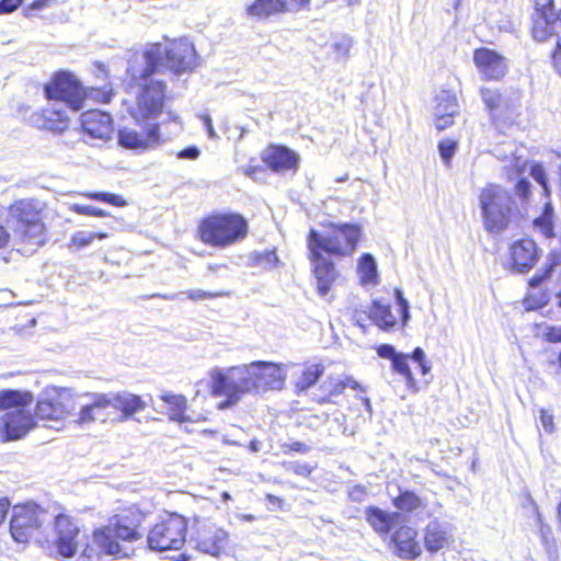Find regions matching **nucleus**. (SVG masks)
Instances as JSON below:
<instances>
[{
	"label": "nucleus",
	"instance_id": "nucleus-1",
	"mask_svg": "<svg viewBox=\"0 0 561 561\" xmlns=\"http://www.w3.org/2000/svg\"><path fill=\"white\" fill-rule=\"evenodd\" d=\"M321 228L309 229L306 247L316 291L320 297H325L340 278L334 260L352 257L364 238V231L357 222L323 221Z\"/></svg>",
	"mask_w": 561,
	"mask_h": 561
},
{
	"label": "nucleus",
	"instance_id": "nucleus-2",
	"mask_svg": "<svg viewBox=\"0 0 561 561\" xmlns=\"http://www.w3.org/2000/svg\"><path fill=\"white\" fill-rule=\"evenodd\" d=\"M144 519V513L136 506L122 507L106 525L91 531L82 547V557L87 560H100L105 556L114 559L127 557L124 545L142 539Z\"/></svg>",
	"mask_w": 561,
	"mask_h": 561
},
{
	"label": "nucleus",
	"instance_id": "nucleus-3",
	"mask_svg": "<svg viewBox=\"0 0 561 561\" xmlns=\"http://www.w3.org/2000/svg\"><path fill=\"white\" fill-rule=\"evenodd\" d=\"M145 66L140 71L128 69L130 87L136 88L135 100L127 104V113L137 125L154 121L164 111L169 100L165 81L154 79L162 72V53L159 46H151L144 51Z\"/></svg>",
	"mask_w": 561,
	"mask_h": 561
},
{
	"label": "nucleus",
	"instance_id": "nucleus-4",
	"mask_svg": "<svg viewBox=\"0 0 561 561\" xmlns=\"http://www.w3.org/2000/svg\"><path fill=\"white\" fill-rule=\"evenodd\" d=\"M196 234L205 245L226 249L248 237L249 221L237 211H214L199 219Z\"/></svg>",
	"mask_w": 561,
	"mask_h": 561
},
{
	"label": "nucleus",
	"instance_id": "nucleus-5",
	"mask_svg": "<svg viewBox=\"0 0 561 561\" xmlns=\"http://www.w3.org/2000/svg\"><path fill=\"white\" fill-rule=\"evenodd\" d=\"M32 402L33 394L28 391H0V411L3 412L0 434L3 440L20 439L36 426L35 415L30 411Z\"/></svg>",
	"mask_w": 561,
	"mask_h": 561
},
{
	"label": "nucleus",
	"instance_id": "nucleus-6",
	"mask_svg": "<svg viewBox=\"0 0 561 561\" xmlns=\"http://www.w3.org/2000/svg\"><path fill=\"white\" fill-rule=\"evenodd\" d=\"M479 205L483 227L491 234L506 231L516 215L513 197L495 183H489L480 191Z\"/></svg>",
	"mask_w": 561,
	"mask_h": 561
},
{
	"label": "nucleus",
	"instance_id": "nucleus-7",
	"mask_svg": "<svg viewBox=\"0 0 561 561\" xmlns=\"http://www.w3.org/2000/svg\"><path fill=\"white\" fill-rule=\"evenodd\" d=\"M379 357L391 362L392 373L399 375L407 388L416 392L421 385L428 383L427 376L432 366L421 347H415L411 354L397 352L391 344H380L376 347Z\"/></svg>",
	"mask_w": 561,
	"mask_h": 561
},
{
	"label": "nucleus",
	"instance_id": "nucleus-8",
	"mask_svg": "<svg viewBox=\"0 0 561 561\" xmlns=\"http://www.w3.org/2000/svg\"><path fill=\"white\" fill-rule=\"evenodd\" d=\"M8 214L15 236L22 242L42 239L47 231V204L38 198L26 197L11 203Z\"/></svg>",
	"mask_w": 561,
	"mask_h": 561
},
{
	"label": "nucleus",
	"instance_id": "nucleus-9",
	"mask_svg": "<svg viewBox=\"0 0 561 561\" xmlns=\"http://www.w3.org/2000/svg\"><path fill=\"white\" fill-rule=\"evenodd\" d=\"M188 519L175 512H165L149 528L147 545L154 551L181 550L187 537Z\"/></svg>",
	"mask_w": 561,
	"mask_h": 561
},
{
	"label": "nucleus",
	"instance_id": "nucleus-10",
	"mask_svg": "<svg viewBox=\"0 0 561 561\" xmlns=\"http://www.w3.org/2000/svg\"><path fill=\"white\" fill-rule=\"evenodd\" d=\"M43 91L47 101L61 102L73 112L81 110L88 100L87 88L69 70L55 71Z\"/></svg>",
	"mask_w": 561,
	"mask_h": 561
},
{
	"label": "nucleus",
	"instance_id": "nucleus-11",
	"mask_svg": "<svg viewBox=\"0 0 561 561\" xmlns=\"http://www.w3.org/2000/svg\"><path fill=\"white\" fill-rule=\"evenodd\" d=\"M396 308L381 299H374L368 307L367 317L374 325L385 332L404 327L409 320V304L402 293L396 290Z\"/></svg>",
	"mask_w": 561,
	"mask_h": 561
},
{
	"label": "nucleus",
	"instance_id": "nucleus-12",
	"mask_svg": "<svg viewBox=\"0 0 561 561\" xmlns=\"http://www.w3.org/2000/svg\"><path fill=\"white\" fill-rule=\"evenodd\" d=\"M249 393L279 390L285 382V374L280 364L272 362H252L243 367Z\"/></svg>",
	"mask_w": 561,
	"mask_h": 561
},
{
	"label": "nucleus",
	"instance_id": "nucleus-13",
	"mask_svg": "<svg viewBox=\"0 0 561 561\" xmlns=\"http://www.w3.org/2000/svg\"><path fill=\"white\" fill-rule=\"evenodd\" d=\"M45 511L36 504L16 505L10 519V534L16 542L26 543L43 527V516Z\"/></svg>",
	"mask_w": 561,
	"mask_h": 561
},
{
	"label": "nucleus",
	"instance_id": "nucleus-14",
	"mask_svg": "<svg viewBox=\"0 0 561 561\" xmlns=\"http://www.w3.org/2000/svg\"><path fill=\"white\" fill-rule=\"evenodd\" d=\"M347 389L359 393L358 398L369 414H373V407L368 397L365 396L366 387L350 375L334 376L331 375L319 387V396L314 398V402L324 404H337V399L342 397Z\"/></svg>",
	"mask_w": 561,
	"mask_h": 561
},
{
	"label": "nucleus",
	"instance_id": "nucleus-15",
	"mask_svg": "<svg viewBox=\"0 0 561 561\" xmlns=\"http://www.w3.org/2000/svg\"><path fill=\"white\" fill-rule=\"evenodd\" d=\"M210 393L214 397H226V401L220 404V408L236 404L243 394L249 393L243 367L230 368L226 373L220 370L213 373Z\"/></svg>",
	"mask_w": 561,
	"mask_h": 561
},
{
	"label": "nucleus",
	"instance_id": "nucleus-16",
	"mask_svg": "<svg viewBox=\"0 0 561 561\" xmlns=\"http://www.w3.org/2000/svg\"><path fill=\"white\" fill-rule=\"evenodd\" d=\"M78 398L67 389L55 390L37 400L34 415L44 421L64 420L76 410Z\"/></svg>",
	"mask_w": 561,
	"mask_h": 561
},
{
	"label": "nucleus",
	"instance_id": "nucleus-17",
	"mask_svg": "<svg viewBox=\"0 0 561 561\" xmlns=\"http://www.w3.org/2000/svg\"><path fill=\"white\" fill-rule=\"evenodd\" d=\"M53 533L57 553L66 559L75 557L81 534L76 517L65 512L58 513L53 522Z\"/></svg>",
	"mask_w": 561,
	"mask_h": 561
},
{
	"label": "nucleus",
	"instance_id": "nucleus-18",
	"mask_svg": "<svg viewBox=\"0 0 561 561\" xmlns=\"http://www.w3.org/2000/svg\"><path fill=\"white\" fill-rule=\"evenodd\" d=\"M559 265H561V252H551L543 268L528 279V290L523 297V306L527 311L541 309L549 304V290L537 288L551 277Z\"/></svg>",
	"mask_w": 561,
	"mask_h": 561
},
{
	"label": "nucleus",
	"instance_id": "nucleus-19",
	"mask_svg": "<svg viewBox=\"0 0 561 561\" xmlns=\"http://www.w3.org/2000/svg\"><path fill=\"white\" fill-rule=\"evenodd\" d=\"M193 538L199 551L217 557L225 551L229 535L209 519L194 517Z\"/></svg>",
	"mask_w": 561,
	"mask_h": 561
},
{
	"label": "nucleus",
	"instance_id": "nucleus-20",
	"mask_svg": "<svg viewBox=\"0 0 561 561\" xmlns=\"http://www.w3.org/2000/svg\"><path fill=\"white\" fill-rule=\"evenodd\" d=\"M480 95L494 125H507L517 117V106L502 90L497 88L482 87Z\"/></svg>",
	"mask_w": 561,
	"mask_h": 561
},
{
	"label": "nucleus",
	"instance_id": "nucleus-21",
	"mask_svg": "<svg viewBox=\"0 0 561 561\" xmlns=\"http://www.w3.org/2000/svg\"><path fill=\"white\" fill-rule=\"evenodd\" d=\"M140 126L141 131L126 126L118 128L116 134L118 146L129 150H147L163 141L159 123L147 122Z\"/></svg>",
	"mask_w": 561,
	"mask_h": 561
},
{
	"label": "nucleus",
	"instance_id": "nucleus-22",
	"mask_svg": "<svg viewBox=\"0 0 561 561\" xmlns=\"http://www.w3.org/2000/svg\"><path fill=\"white\" fill-rule=\"evenodd\" d=\"M541 253V249L531 238L517 239L511 243L508 249L510 267L517 273H527L537 264Z\"/></svg>",
	"mask_w": 561,
	"mask_h": 561
},
{
	"label": "nucleus",
	"instance_id": "nucleus-23",
	"mask_svg": "<svg viewBox=\"0 0 561 561\" xmlns=\"http://www.w3.org/2000/svg\"><path fill=\"white\" fill-rule=\"evenodd\" d=\"M261 159L268 170L277 174H294L300 163L299 154L280 144H268L262 152Z\"/></svg>",
	"mask_w": 561,
	"mask_h": 561
},
{
	"label": "nucleus",
	"instance_id": "nucleus-24",
	"mask_svg": "<svg viewBox=\"0 0 561 561\" xmlns=\"http://www.w3.org/2000/svg\"><path fill=\"white\" fill-rule=\"evenodd\" d=\"M389 547L402 560H415L422 554L419 533L407 524L400 525L390 534Z\"/></svg>",
	"mask_w": 561,
	"mask_h": 561
},
{
	"label": "nucleus",
	"instance_id": "nucleus-25",
	"mask_svg": "<svg viewBox=\"0 0 561 561\" xmlns=\"http://www.w3.org/2000/svg\"><path fill=\"white\" fill-rule=\"evenodd\" d=\"M82 133L92 140L106 142L112 139L115 128L110 113L100 110H88L80 116Z\"/></svg>",
	"mask_w": 561,
	"mask_h": 561
},
{
	"label": "nucleus",
	"instance_id": "nucleus-26",
	"mask_svg": "<svg viewBox=\"0 0 561 561\" xmlns=\"http://www.w3.org/2000/svg\"><path fill=\"white\" fill-rule=\"evenodd\" d=\"M152 46L160 47L162 53V69L165 67L174 75L190 72L197 65V56L194 47L186 42L174 43L173 47L168 50H163L160 44H153Z\"/></svg>",
	"mask_w": 561,
	"mask_h": 561
},
{
	"label": "nucleus",
	"instance_id": "nucleus-27",
	"mask_svg": "<svg viewBox=\"0 0 561 561\" xmlns=\"http://www.w3.org/2000/svg\"><path fill=\"white\" fill-rule=\"evenodd\" d=\"M533 35H559L561 10L554 9V0H534Z\"/></svg>",
	"mask_w": 561,
	"mask_h": 561
},
{
	"label": "nucleus",
	"instance_id": "nucleus-28",
	"mask_svg": "<svg viewBox=\"0 0 561 561\" xmlns=\"http://www.w3.org/2000/svg\"><path fill=\"white\" fill-rule=\"evenodd\" d=\"M473 62L485 80L500 81L507 72L504 56L497 51L480 47L473 51Z\"/></svg>",
	"mask_w": 561,
	"mask_h": 561
},
{
	"label": "nucleus",
	"instance_id": "nucleus-29",
	"mask_svg": "<svg viewBox=\"0 0 561 561\" xmlns=\"http://www.w3.org/2000/svg\"><path fill=\"white\" fill-rule=\"evenodd\" d=\"M106 394V409L117 414V421L125 422L147 408L141 396L130 392H112Z\"/></svg>",
	"mask_w": 561,
	"mask_h": 561
},
{
	"label": "nucleus",
	"instance_id": "nucleus-30",
	"mask_svg": "<svg viewBox=\"0 0 561 561\" xmlns=\"http://www.w3.org/2000/svg\"><path fill=\"white\" fill-rule=\"evenodd\" d=\"M31 122L37 129L62 134L69 128L70 117L65 110L43 107L32 114Z\"/></svg>",
	"mask_w": 561,
	"mask_h": 561
},
{
	"label": "nucleus",
	"instance_id": "nucleus-31",
	"mask_svg": "<svg viewBox=\"0 0 561 561\" xmlns=\"http://www.w3.org/2000/svg\"><path fill=\"white\" fill-rule=\"evenodd\" d=\"M297 376L293 381L296 394L307 393L313 388L325 373V365L322 362L305 360L297 365Z\"/></svg>",
	"mask_w": 561,
	"mask_h": 561
},
{
	"label": "nucleus",
	"instance_id": "nucleus-32",
	"mask_svg": "<svg viewBox=\"0 0 561 561\" xmlns=\"http://www.w3.org/2000/svg\"><path fill=\"white\" fill-rule=\"evenodd\" d=\"M459 103L454 94H443L436 99L434 125L438 131H443L455 124L459 115Z\"/></svg>",
	"mask_w": 561,
	"mask_h": 561
},
{
	"label": "nucleus",
	"instance_id": "nucleus-33",
	"mask_svg": "<svg viewBox=\"0 0 561 561\" xmlns=\"http://www.w3.org/2000/svg\"><path fill=\"white\" fill-rule=\"evenodd\" d=\"M400 517L397 512H388L378 506H368L365 510V519L379 536L390 535L396 520Z\"/></svg>",
	"mask_w": 561,
	"mask_h": 561
},
{
	"label": "nucleus",
	"instance_id": "nucleus-34",
	"mask_svg": "<svg viewBox=\"0 0 561 561\" xmlns=\"http://www.w3.org/2000/svg\"><path fill=\"white\" fill-rule=\"evenodd\" d=\"M160 400L165 404L167 415L170 421L178 423L193 422L192 417L185 413L186 398L183 394L167 392L160 396Z\"/></svg>",
	"mask_w": 561,
	"mask_h": 561
},
{
	"label": "nucleus",
	"instance_id": "nucleus-35",
	"mask_svg": "<svg viewBox=\"0 0 561 561\" xmlns=\"http://www.w3.org/2000/svg\"><path fill=\"white\" fill-rule=\"evenodd\" d=\"M356 272L362 286H375L379 283L377 264L370 253H364L358 257Z\"/></svg>",
	"mask_w": 561,
	"mask_h": 561
},
{
	"label": "nucleus",
	"instance_id": "nucleus-36",
	"mask_svg": "<svg viewBox=\"0 0 561 561\" xmlns=\"http://www.w3.org/2000/svg\"><path fill=\"white\" fill-rule=\"evenodd\" d=\"M289 10H291V7L286 0H255L254 3L248 8L250 15L259 18H266Z\"/></svg>",
	"mask_w": 561,
	"mask_h": 561
},
{
	"label": "nucleus",
	"instance_id": "nucleus-37",
	"mask_svg": "<svg viewBox=\"0 0 561 561\" xmlns=\"http://www.w3.org/2000/svg\"><path fill=\"white\" fill-rule=\"evenodd\" d=\"M106 403L105 393H93L92 402L80 408L77 423L82 425L94 422L96 420V413L106 410Z\"/></svg>",
	"mask_w": 561,
	"mask_h": 561
},
{
	"label": "nucleus",
	"instance_id": "nucleus-38",
	"mask_svg": "<svg viewBox=\"0 0 561 561\" xmlns=\"http://www.w3.org/2000/svg\"><path fill=\"white\" fill-rule=\"evenodd\" d=\"M448 542V533L437 524H430L424 530V545L427 551L436 552Z\"/></svg>",
	"mask_w": 561,
	"mask_h": 561
},
{
	"label": "nucleus",
	"instance_id": "nucleus-39",
	"mask_svg": "<svg viewBox=\"0 0 561 561\" xmlns=\"http://www.w3.org/2000/svg\"><path fill=\"white\" fill-rule=\"evenodd\" d=\"M393 506L404 513H413L426 507V503L415 492L410 490L400 491L392 500Z\"/></svg>",
	"mask_w": 561,
	"mask_h": 561
},
{
	"label": "nucleus",
	"instance_id": "nucleus-40",
	"mask_svg": "<svg viewBox=\"0 0 561 561\" xmlns=\"http://www.w3.org/2000/svg\"><path fill=\"white\" fill-rule=\"evenodd\" d=\"M533 225L543 237H554L553 208L550 203L545 204L541 214L533 220Z\"/></svg>",
	"mask_w": 561,
	"mask_h": 561
},
{
	"label": "nucleus",
	"instance_id": "nucleus-41",
	"mask_svg": "<svg viewBox=\"0 0 561 561\" xmlns=\"http://www.w3.org/2000/svg\"><path fill=\"white\" fill-rule=\"evenodd\" d=\"M108 238V233L104 231L99 232H85L78 231L72 234L69 247L75 248L77 250L85 248L90 245L94 240H103Z\"/></svg>",
	"mask_w": 561,
	"mask_h": 561
},
{
	"label": "nucleus",
	"instance_id": "nucleus-42",
	"mask_svg": "<svg viewBox=\"0 0 561 561\" xmlns=\"http://www.w3.org/2000/svg\"><path fill=\"white\" fill-rule=\"evenodd\" d=\"M81 195L88 199L103 202L115 207H124L127 204L122 195L110 192H83Z\"/></svg>",
	"mask_w": 561,
	"mask_h": 561
},
{
	"label": "nucleus",
	"instance_id": "nucleus-43",
	"mask_svg": "<svg viewBox=\"0 0 561 561\" xmlns=\"http://www.w3.org/2000/svg\"><path fill=\"white\" fill-rule=\"evenodd\" d=\"M88 90V99L93 100L96 103L108 104L115 96L114 88L108 84L102 88H87Z\"/></svg>",
	"mask_w": 561,
	"mask_h": 561
},
{
	"label": "nucleus",
	"instance_id": "nucleus-44",
	"mask_svg": "<svg viewBox=\"0 0 561 561\" xmlns=\"http://www.w3.org/2000/svg\"><path fill=\"white\" fill-rule=\"evenodd\" d=\"M438 152L446 165H450L451 159L457 151L458 140L451 138H444L437 144Z\"/></svg>",
	"mask_w": 561,
	"mask_h": 561
},
{
	"label": "nucleus",
	"instance_id": "nucleus-45",
	"mask_svg": "<svg viewBox=\"0 0 561 561\" xmlns=\"http://www.w3.org/2000/svg\"><path fill=\"white\" fill-rule=\"evenodd\" d=\"M70 210L78 215H82V216H91V217H99V218L108 216L107 211H105L101 208H98V207L90 206V205L73 204L70 206Z\"/></svg>",
	"mask_w": 561,
	"mask_h": 561
},
{
	"label": "nucleus",
	"instance_id": "nucleus-46",
	"mask_svg": "<svg viewBox=\"0 0 561 561\" xmlns=\"http://www.w3.org/2000/svg\"><path fill=\"white\" fill-rule=\"evenodd\" d=\"M280 449L285 455L291 454H307L310 450V447L300 440L289 442L280 445Z\"/></svg>",
	"mask_w": 561,
	"mask_h": 561
},
{
	"label": "nucleus",
	"instance_id": "nucleus-47",
	"mask_svg": "<svg viewBox=\"0 0 561 561\" xmlns=\"http://www.w3.org/2000/svg\"><path fill=\"white\" fill-rule=\"evenodd\" d=\"M530 175L533 179L538 182L542 188L545 190L546 194H548V183H547V175L543 167L539 163H535L530 168Z\"/></svg>",
	"mask_w": 561,
	"mask_h": 561
},
{
	"label": "nucleus",
	"instance_id": "nucleus-48",
	"mask_svg": "<svg viewBox=\"0 0 561 561\" xmlns=\"http://www.w3.org/2000/svg\"><path fill=\"white\" fill-rule=\"evenodd\" d=\"M514 191L522 201H528L530 196V183L526 179H519L514 186Z\"/></svg>",
	"mask_w": 561,
	"mask_h": 561
},
{
	"label": "nucleus",
	"instance_id": "nucleus-49",
	"mask_svg": "<svg viewBox=\"0 0 561 561\" xmlns=\"http://www.w3.org/2000/svg\"><path fill=\"white\" fill-rule=\"evenodd\" d=\"M542 339L548 343H561V329L560 327L549 325L546 328Z\"/></svg>",
	"mask_w": 561,
	"mask_h": 561
},
{
	"label": "nucleus",
	"instance_id": "nucleus-50",
	"mask_svg": "<svg viewBox=\"0 0 561 561\" xmlns=\"http://www.w3.org/2000/svg\"><path fill=\"white\" fill-rule=\"evenodd\" d=\"M255 161V158L250 159V163L243 169V173L253 180H256L257 175L264 172V168L262 165L253 163Z\"/></svg>",
	"mask_w": 561,
	"mask_h": 561
},
{
	"label": "nucleus",
	"instance_id": "nucleus-51",
	"mask_svg": "<svg viewBox=\"0 0 561 561\" xmlns=\"http://www.w3.org/2000/svg\"><path fill=\"white\" fill-rule=\"evenodd\" d=\"M23 0H0V14H8L15 11Z\"/></svg>",
	"mask_w": 561,
	"mask_h": 561
},
{
	"label": "nucleus",
	"instance_id": "nucleus-52",
	"mask_svg": "<svg viewBox=\"0 0 561 561\" xmlns=\"http://www.w3.org/2000/svg\"><path fill=\"white\" fill-rule=\"evenodd\" d=\"M290 469L295 474L301 477H309L312 472V467L306 462H293Z\"/></svg>",
	"mask_w": 561,
	"mask_h": 561
},
{
	"label": "nucleus",
	"instance_id": "nucleus-53",
	"mask_svg": "<svg viewBox=\"0 0 561 561\" xmlns=\"http://www.w3.org/2000/svg\"><path fill=\"white\" fill-rule=\"evenodd\" d=\"M540 422L542 427L548 432L551 433L554 428V422H553V415L550 414L547 410L541 409L540 410Z\"/></svg>",
	"mask_w": 561,
	"mask_h": 561
},
{
	"label": "nucleus",
	"instance_id": "nucleus-54",
	"mask_svg": "<svg viewBox=\"0 0 561 561\" xmlns=\"http://www.w3.org/2000/svg\"><path fill=\"white\" fill-rule=\"evenodd\" d=\"M552 64L557 72L561 76V37H559L552 53Z\"/></svg>",
	"mask_w": 561,
	"mask_h": 561
},
{
	"label": "nucleus",
	"instance_id": "nucleus-55",
	"mask_svg": "<svg viewBox=\"0 0 561 561\" xmlns=\"http://www.w3.org/2000/svg\"><path fill=\"white\" fill-rule=\"evenodd\" d=\"M176 156H178V158H181V159L194 160V159L198 158L199 150H198L197 147L192 146V147H187V148L182 149L181 151L178 152Z\"/></svg>",
	"mask_w": 561,
	"mask_h": 561
},
{
	"label": "nucleus",
	"instance_id": "nucleus-56",
	"mask_svg": "<svg viewBox=\"0 0 561 561\" xmlns=\"http://www.w3.org/2000/svg\"><path fill=\"white\" fill-rule=\"evenodd\" d=\"M186 296L191 300L197 301V300H204V299L213 298L216 295H214L211 293H208V291H205V290H202V289H195V290L187 291Z\"/></svg>",
	"mask_w": 561,
	"mask_h": 561
},
{
	"label": "nucleus",
	"instance_id": "nucleus-57",
	"mask_svg": "<svg viewBox=\"0 0 561 561\" xmlns=\"http://www.w3.org/2000/svg\"><path fill=\"white\" fill-rule=\"evenodd\" d=\"M11 240V234L7 227L0 222V249L8 247Z\"/></svg>",
	"mask_w": 561,
	"mask_h": 561
},
{
	"label": "nucleus",
	"instance_id": "nucleus-58",
	"mask_svg": "<svg viewBox=\"0 0 561 561\" xmlns=\"http://www.w3.org/2000/svg\"><path fill=\"white\" fill-rule=\"evenodd\" d=\"M9 507L10 502L7 499H0V525L4 522Z\"/></svg>",
	"mask_w": 561,
	"mask_h": 561
},
{
	"label": "nucleus",
	"instance_id": "nucleus-59",
	"mask_svg": "<svg viewBox=\"0 0 561 561\" xmlns=\"http://www.w3.org/2000/svg\"><path fill=\"white\" fill-rule=\"evenodd\" d=\"M263 259L266 260V261H277V256H276L275 251H267V252H264V253L255 255V262L256 263H260L261 260H263Z\"/></svg>",
	"mask_w": 561,
	"mask_h": 561
},
{
	"label": "nucleus",
	"instance_id": "nucleus-60",
	"mask_svg": "<svg viewBox=\"0 0 561 561\" xmlns=\"http://www.w3.org/2000/svg\"><path fill=\"white\" fill-rule=\"evenodd\" d=\"M48 3V0H35L31 5H30V10L34 11V10H41L43 9L44 7H46V4Z\"/></svg>",
	"mask_w": 561,
	"mask_h": 561
},
{
	"label": "nucleus",
	"instance_id": "nucleus-61",
	"mask_svg": "<svg viewBox=\"0 0 561 561\" xmlns=\"http://www.w3.org/2000/svg\"><path fill=\"white\" fill-rule=\"evenodd\" d=\"M308 2H309V0H290V2H288V3L290 4L291 10H293L295 7H302Z\"/></svg>",
	"mask_w": 561,
	"mask_h": 561
},
{
	"label": "nucleus",
	"instance_id": "nucleus-62",
	"mask_svg": "<svg viewBox=\"0 0 561 561\" xmlns=\"http://www.w3.org/2000/svg\"><path fill=\"white\" fill-rule=\"evenodd\" d=\"M557 522H558L559 530L561 533V501L557 505Z\"/></svg>",
	"mask_w": 561,
	"mask_h": 561
},
{
	"label": "nucleus",
	"instance_id": "nucleus-63",
	"mask_svg": "<svg viewBox=\"0 0 561 561\" xmlns=\"http://www.w3.org/2000/svg\"><path fill=\"white\" fill-rule=\"evenodd\" d=\"M204 122H205V126H207V129H208L209 134L213 135L214 134V128H213V125H211V119L208 116H205L204 117Z\"/></svg>",
	"mask_w": 561,
	"mask_h": 561
},
{
	"label": "nucleus",
	"instance_id": "nucleus-64",
	"mask_svg": "<svg viewBox=\"0 0 561 561\" xmlns=\"http://www.w3.org/2000/svg\"><path fill=\"white\" fill-rule=\"evenodd\" d=\"M560 288L558 289V291L556 293V299H557V306L559 308H561V272H560Z\"/></svg>",
	"mask_w": 561,
	"mask_h": 561
}]
</instances>
